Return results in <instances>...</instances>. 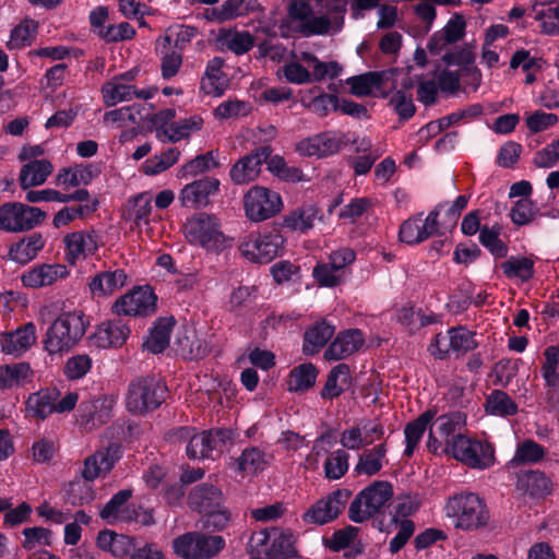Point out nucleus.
<instances>
[{
    "label": "nucleus",
    "instance_id": "obj_47",
    "mask_svg": "<svg viewBox=\"0 0 559 559\" xmlns=\"http://www.w3.org/2000/svg\"><path fill=\"white\" fill-rule=\"evenodd\" d=\"M485 409L496 416H512L518 413L516 403L501 390H493L487 397Z\"/></svg>",
    "mask_w": 559,
    "mask_h": 559
},
{
    "label": "nucleus",
    "instance_id": "obj_54",
    "mask_svg": "<svg viewBox=\"0 0 559 559\" xmlns=\"http://www.w3.org/2000/svg\"><path fill=\"white\" fill-rule=\"evenodd\" d=\"M333 31V22L325 15L314 16L310 15L307 21L299 23L298 27H295V33H298L305 37H311L314 35H326Z\"/></svg>",
    "mask_w": 559,
    "mask_h": 559
},
{
    "label": "nucleus",
    "instance_id": "obj_37",
    "mask_svg": "<svg viewBox=\"0 0 559 559\" xmlns=\"http://www.w3.org/2000/svg\"><path fill=\"white\" fill-rule=\"evenodd\" d=\"M225 61L221 57H214L207 62L205 70V79L209 81L210 87L207 88L204 80L202 81L201 88L207 94L216 97L222 96L228 87V79L222 71Z\"/></svg>",
    "mask_w": 559,
    "mask_h": 559
},
{
    "label": "nucleus",
    "instance_id": "obj_28",
    "mask_svg": "<svg viewBox=\"0 0 559 559\" xmlns=\"http://www.w3.org/2000/svg\"><path fill=\"white\" fill-rule=\"evenodd\" d=\"M97 546L117 558L131 557L133 549H135L132 536L118 534L111 530H103L98 533Z\"/></svg>",
    "mask_w": 559,
    "mask_h": 559
},
{
    "label": "nucleus",
    "instance_id": "obj_46",
    "mask_svg": "<svg viewBox=\"0 0 559 559\" xmlns=\"http://www.w3.org/2000/svg\"><path fill=\"white\" fill-rule=\"evenodd\" d=\"M385 444L381 443L374 448L365 451L359 455L355 472L358 475L365 474L368 476L376 475L382 468V459L385 456Z\"/></svg>",
    "mask_w": 559,
    "mask_h": 559
},
{
    "label": "nucleus",
    "instance_id": "obj_56",
    "mask_svg": "<svg viewBox=\"0 0 559 559\" xmlns=\"http://www.w3.org/2000/svg\"><path fill=\"white\" fill-rule=\"evenodd\" d=\"M545 364L542 367L543 377L547 386L559 383V346H549L545 349Z\"/></svg>",
    "mask_w": 559,
    "mask_h": 559
},
{
    "label": "nucleus",
    "instance_id": "obj_53",
    "mask_svg": "<svg viewBox=\"0 0 559 559\" xmlns=\"http://www.w3.org/2000/svg\"><path fill=\"white\" fill-rule=\"evenodd\" d=\"M211 435L207 431L201 433H193L187 445V455L189 459H205L210 457L215 444H213Z\"/></svg>",
    "mask_w": 559,
    "mask_h": 559
},
{
    "label": "nucleus",
    "instance_id": "obj_12",
    "mask_svg": "<svg viewBox=\"0 0 559 559\" xmlns=\"http://www.w3.org/2000/svg\"><path fill=\"white\" fill-rule=\"evenodd\" d=\"M224 496L221 489L212 484L195 486L188 496L190 508L204 516H218L217 522L231 520L228 509L224 506Z\"/></svg>",
    "mask_w": 559,
    "mask_h": 559
},
{
    "label": "nucleus",
    "instance_id": "obj_11",
    "mask_svg": "<svg viewBox=\"0 0 559 559\" xmlns=\"http://www.w3.org/2000/svg\"><path fill=\"white\" fill-rule=\"evenodd\" d=\"M46 217V212L39 207L20 202L5 203L0 206V229L13 233L29 230Z\"/></svg>",
    "mask_w": 559,
    "mask_h": 559
},
{
    "label": "nucleus",
    "instance_id": "obj_51",
    "mask_svg": "<svg viewBox=\"0 0 559 559\" xmlns=\"http://www.w3.org/2000/svg\"><path fill=\"white\" fill-rule=\"evenodd\" d=\"M423 213L409 217L404 221L400 227L399 237L400 240L407 245H417L427 239V235L424 234L423 228Z\"/></svg>",
    "mask_w": 559,
    "mask_h": 559
},
{
    "label": "nucleus",
    "instance_id": "obj_22",
    "mask_svg": "<svg viewBox=\"0 0 559 559\" xmlns=\"http://www.w3.org/2000/svg\"><path fill=\"white\" fill-rule=\"evenodd\" d=\"M39 518L55 524H88L91 516L80 507L61 509L52 507L49 502H43L37 509Z\"/></svg>",
    "mask_w": 559,
    "mask_h": 559
},
{
    "label": "nucleus",
    "instance_id": "obj_39",
    "mask_svg": "<svg viewBox=\"0 0 559 559\" xmlns=\"http://www.w3.org/2000/svg\"><path fill=\"white\" fill-rule=\"evenodd\" d=\"M435 412L426 411L421 415H419L415 420L411 421L406 425L404 433L406 439V448L404 450V455L411 457L414 454V451L419 443L427 426L431 423L435 417Z\"/></svg>",
    "mask_w": 559,
    "mask_h": 559
},
{
    "label": "nucleus",
    "instance_id": "obj_2",
    "mask_svg": "<svg viewBox=\"0 0 559 559\" xmlns=\"http://www.w3.org/2000/svg\"><path fill=\"white\" fill-rule=\"evenodd\" d=\"M296 538L282 526H264L252 533L247 544L249 559H290L297 557Z\"/></svg>",
    "mask_w": 559,
    "mask_h": 559
},
{
    "label": "nucleus",
    "instance_id": "obj_48",
    "mask_svg": "<svg viewBox=\"0 0 559 559\" xmlns=\"http://www.w3.org/2000/svg\"><path fill=\"white\" fill-rule=\"evenodd\" d=\"M312 14V8L308 1L305 0H290L287 8V15L281 21L280 28H286L289 32L295 33V27L299 26V23H304Z\"/></svg>",
    "mask_w": 559,
    "mask_h": 559
},
{
    "label": "nucleus",
    "instance_id": "obj_36",
    "mask_svg": "<svg viewBox=\"0 0 559 559\" xmlns=\"http://www.w3.org/2000/svg\"><path fill=\"white\" fill-rule=\"evenodd\" d=\"M127 281V275L122 270L106 271L96 274L88 287L94 296H106L121 288Z\"/></svg>",
    "mask_w": 559,
    "mask_h": 559
},
{
    "label": "nucleus",
    "instance_id": "obj_4",
    "mask_svg": "<svg viewBox=\"0 0 559 559\" xmlns=\"http://www.w3.org/2000/svg\"><path fill=\"white\" fill-rule=\"evenodd\" d=\"M393 496V487L389 481L374 480L358 492L348 508V519L362 523L383 512L386 502Z\"/></svg>",
    "mask_w": 559,
    "mask_h": 559
},
{
    "label": "nucleus",
    "instance_id": "obj_26",
    "mask_svg": "<svg viewBox=\"0 0 559 559\" xmlns=\"http://www.w3.org/2000/svg\"><path fill=\"white\" fill-rule=\"evenodd\" d=\"M67 261L74 264L80 258L93 254L98 248L97 236L94 231H74L64 237Z\"/></svg>",
    "mask_w": 559,
    "mask_h": 559
},
{
    "label": "nucleus",
    "instance_id": "obj_10",
    "mask_svg": "<svg viewBox=\"0 0 559 559\" xmlns=\"http://www.w3.org/2000/svg\"><path fill=\"white\" fill-rule=\"evenodd\" d=\"M447 515L457 521V524H488L489 511L484 500L476 493L465 492L454 495L449 499Z\"/></svg>",
    "mask_w": 559,
    "mask_h": 559
},
{
    "label": "nucleus",
    "instance_id": "obj_1",
    "mask_svg": "<svg viewBox=\"0 0 559 559\" xmlns=\"http://www.w3.org/2000/svg\"><path fill=\"white\" fill-rule=\"evenodd\" d=\"M121 447L119 443H109L106 448L97 450L84 461L82 477L71 480L66 488V504L81 507L94 499L92 481L102 473H108L120 459Z\"/></svg>",
    "mask_w": 559,
    "mask_h": 559
},
{
    "label": "nucleus",
    "instance_id": "obj_7",
    "mask_svg": "<svg viewBox=\"0 0 559 559\" xmlns=\"http://www.w3.org/2000/svg\"><path fill=\"white\" fill-rule=\"evenodd\" d=\"M285 239L277 229L252 233L240 239L239 251L243 258L254 263H269L280 255Z\"/></svg>",
    "mask_w": 559,
    "mask_h": 559
},
{
    "label": "nucleus",
    "instance_id": "obj_18",
    "mask_svg": "<svg viewBox=\"0 0 559 559\" xmlns=\"http://www.w3.org/2000/svg\"><path fill=\"white\" fill-rule=\"evenodd\" d=\"M271 154V146L264 145L240 158L229 171L231 181L236 185H245L255 180L261 171L262 164Z\"/></svg>",
    "mask_w": 559,
    "mask_h": 559
},
{
    "label": "nucleus",
    "instance_id": "obj_45",
    "mask_svg": "<svg viewBox=\"0 0 559 559\" xmlns=\"http://www.w3.org/2000/svg\"><path fill=\"white\" fill-rule=\"evenodd\" d=\"M419 506L420 501L417 496L397 497L390 511L392 515L390 524H414L408 518L417 512Z\"/></svg>",
    "mask_w": 559,
    "mask_h": 559
},
{
    "label": "nucleus",
    "instance_id": "obj_33",
    "mask_svg": "<svg viewBox=\"0 0 559 559\" xmlns=\"http://www.w3.org/2000/svg\"><path fill=\"white\" fill-rule=\"evenodd\" d=\"M52 164L48 159H33L22 166L19 181L23 190L43 185L52 173Z\"/></svg>",
    "mask_w": 559,
    "mask_h": 559
},
{
    "label": "nucleus",
    "instance_id": "obj_62",
    "mask_svg": "<svg viewBox=\"0 0 559 559\" xmlns=\"http://www.w3.org/2000/svg\"><path fill=\"white\" fill-rule=\"evenodd\" d=\"M132 85L106 83L102 87L104 103L107 107L115 106L119 102L132 99Z\"/></svg>",
    "mask_w": 559,
    "mask_h": 559
},
{
    "label": "nucleus",
    "instance_id": "obj_52",
    "mask_svg": "<svg viewBox=\"0 0 559 559\" xmlns=\"http://www.w3.org/2000/svg\"><path fill=\"white\" fill-rule=\"evenodd\" d=\"M500 231V226L489 228L485 225L480 228L479 241L495 257L504 258L508 254V246L499 238Z\"/></svg>",
    "mask_w": 559,
    "mask_h": 559
},
{
    "label": "nucleus",
    "instance_id": "obj_14",
    "mask_svg": "<svg viewBox=\"0 0 559 559\" xmlns=\"http://www.w3.org/2000/svg\"><path fill=\"white\" fill-rule=\"evenodd\" d=\"M243 205L250 221L262 222L277 214L283 203L277 192L254 186L245 194Z\"/></svg>",
    "mask_w": 559,
    "mask_h": 559
},
{
    "label": "nucleus",
    "instance_id": "obj_49",
    "mask_svg": "<svg viewBox=\"0 0 559 559\" xmlns=\"http://www.w3.org/2000/svg\"><path fill=\"white\" fill-rule=\"evenodd\" d=\"M338 379L342 380V382H347L349 379V367L346 364H340L332 368L330 371L326 382L321 391V397L333 400L335 397H338L343 392L344 389L337 384Z\"/></svg>",
    "mask_w": 559,
    "mask_h": 559
},
{
    "label": "nucleus",
    "instance_id": "obj_42",
    "mask_svg": "<svg viewBox=\"0 0 559 559\" xmlns=\"http://www.w3.org/2000/svg\"><path fill=\"white\" fill-rule=\"evenodd\" d=\"M33 371L29 364L19 362L0 367V389H11L31 381Z\"/></svg>",
    "mask_w": 559,
    "mask_h": 559
},
{
    "label": "nucleus",
    "instance_id": "obj_44",
    "mask_svg": "<svg viewBox=\"0 0 559 559\" xmlns=\"http://www.w3.org/2000/svg\"><path fill=\"white\" fill-rule=\"evenodd\" d=\"M519 484L532 497H544L551 491V481L539 471H528L519 477Z\"/></svg>",
    "mask_w": 559,
    "mask_h": 559
},
{
    "label": "nucleus",
    "instance_id": "obj_64",
    "mask_svg": "<svg viewBox=\"0 0 559 559\" xmlns=\"http://www.w3.org/2000/svg\"><path fill=\"white\" fill-rule=\"evenodd\" d=\"M450 349L459 353H466L474 349L477 344L474 334L464 328H452L448 331Z\"/></svg>",
    "mask_w": 559,
    "mask_h": 559
},
{
    "label": "nucleus",
    "instance_id": "obj_31",
    "mask_svg": "<svg viewBox=\"0 0 559 559\" xmlns=\"http://www.w3.org/2000/svg\"><path fill=\"white\" fill-rule=\"evenodd\" d=\"M98 175L99 169L93 164H80L74 167L62 168L56 177V185L64 188L87 186Z\"/></svg>",
    "mask_w": 559,
    "mask_h": 559
},
{
    "label": "nucleus",
    "instance_id": "obj_29",
    "mask_svg": "<svg viewBox=\"0 0 559 559\" xmlns=\"http://www.w3.org/2000/svg\"><path fill=\"white\" fill-rule=\"evenodd\" d=\"M44 246L45 240L41 234L34 233L13 242L9 248L8 255L3 257V259H9L19 264H26L37 257Z\"/></svg>",
    "mask_w": 559,
    "mask_h": 559
},
{
    "label": "nucleus",
    "instance_id": "obj_55",
    "mask_svg": "<svg viewBox=\"0 0 559 559\" xmlns=\"http://www.w3.org/2000/svg\"><path fill=\"white\" fill-rule=\"evenodd\" d=\"M22 533V546L27 550L51 545L52 532L45 526H25Z\"/></svg>",
    "mask_w": 559,
    "mask_h": 559
},
{
    "label": "nucleus",
    "instance_id": "obj_35",
    "mask_svg": "<svg viewBox=\"0 0 559 559\" xmlns=\"http://www.w3.org/2000/svg\"><path fill=\"white\" fill-rule=\"evenodd\" d=\"M335 328L325 320L320 321L308 328L304 334L302 352L306 355H313L320 352L322 347L331 340Z\"/></svg>",
    "mask_w": 559,
    "mask_h": 559
},
{
    "label": "nucleus",
    "instance_id": "obj_43",
    "mask_svg": "<svg viewBox=\"0 0 559 559\" xmlns=\"http://www.w3.org/2000/svg\"><path fill=\"white\" fill-rule=\"evenodd\" d=\"M318 214L319 209L316 205H304L287 214L284 217L283 226L290 230L305 233L313 227V222Z\"/></svg>",
    "mask_w": 559,
    "mask_h": 559
},
{
    "label": "nucleus",
    "instance_id": "obj_13",
    "mask_svg": "<svg viewBox=\"0 0 559 559\" xmlns=\"http://www.w3.org/2000/svg\"><path fill=\"white\" fill-rule=\"evenodd\" d=\"M447 454H451L455 460L472 468L485 469L495 462V449L490 443L474 440L466 436L459 437V440L452 444Z\"/></svg>",
    "mask_w": 559,
    "mask_h": 559
},
{
    "label": "nucleus",
    "instance_id": "obj_16",
    "mask_svg": "<svg viewBox=\"0 0 559 559\" xmlns=\"http://www.w3.org/2000/svg\"><path fill=\"white\" fill-rule=\"evenodd\" d=\"M352 497V491L346 488L336 489L326 497L318 500L307 512L304 513L305 522L314 524H326L337 519L345 509Z\"/></svg>",
    "mask_w": 559,
    "mask_h": 559
},
{
    "label": "nucleus",
    "instance_id": "obj_59",
    "mask_svg": "<svg viewBox=\"0 0 559 559\" xmlns=\"http://www.w3.org/2000/svg\"><path fill=\"white\" fill-rule=\"evenodd\" d=\"M538 213L536 204L531 199H521L514 203L510 212L513 224L524 226L530 224Z\"/></svg>",
    "mask_w": 559,
    "mask_h": 559
},
{
    "label": "nucleus",
    "instance_id": "obj_27",
    "mask_svg": "<svg viewBox=\"0 0 559 559\" xmlns=\"http://www.w3.org/2000/svg\"><path fill=\"white\" fill-rule=\"evenodd\" d=\"M36 341V328L28 322L13 332L7 333L1 338V348L5 354L21 355Z\"/></svg>",
    "mask_w": 559,
    "mask_h": 559
},
{
    "label": "nucleus",
    "instance_id": "obj_9",
    "mask_svg": "<svg viewBox=\"0 0 559 559\" xmlns=\"http://www.w3.org/2000/svg\"><path fill=\"white\" fill-rule=\"evenodd\" d=\"M183 231L189 242L200 245L207 250H218L224 247L225 237L214 215L207 213L193 215L185 224Z\"/></svg>",
    "mask_w": 559,
    "mask_h": 559
},
{
    "label": "nucleus",
    "instance_id": "obj_19",
    "mask_svg": "<svg viewBox=\"0 0 559 559\" xmlns=\"http://www.w3.org/2000/svg\"><path fill=\"white\" fill-rule=\"evenodd\" d=\"M219 180L213 177H204L186 185L179 194L182 206L198 209L210 203V195L218 191Z\"/></svg>",
    "mask_w": 559,
    "mask_h": 559
},
{
    "label": "nucleus",
    "instance_id": "obj_63",
    "mask_svg": "<svg viewBox=\"0 0 559 559\" xmlns=\"http://www.w3.org/2000/svg\"><path fill=\"white\" fill-rule=\"evenodd\" d=\"M249 12L246 0H226L221 8L212 10L213 16L219 22L228 21Z\"/></svg>",
    "mask_w": 559,
    "mask_h": 559
},
{
    "label": "nucleus",
    "instance_id": "obj_34",
    "mask_svg": "<svg viewBox=\"0 0 559 559\" xmlns=\"http://www.w3.org/2000/svg\"><path fill=\"white\" fill-rule=\"evenodd\" d=\"M171 41L173 38L169 35L156 39V51L162 55L160 71L165 80L174 78L182 64V55L171 49Z\"/></svg>",
    "mask_w": 559,
    "mask_h": 559
},
{
    "label": "nucleus",
    "instance_id": "obj_30",
    "mask_svg": "<svg viewBox=\"0 0 559 559\" xmlns=\"http://www.w3.org/2000/svg\"><path fill=\"white\" fill-rule=\"evenodd\" d=\"M69 274L66 265L62 264H41L22 276L23 285L26 287L38 288L51 285L58 278H63Z\"/></svg>",
    "mask_w": 559,
    "mask_h": 559
},
{
    "label": "nucleus",
    "instance_id": "obj_40",
    "mask_svg": "<svg viewBox=\"0 0 559 559\" xmlns=\"http://www.w3.org/2000/svg\"><path fill=\"white\" fill-rule=\"evenodd\" d=\"M318 369L311 362L294 367L289 372L288 391L305 392L311 389L317 380Z\"/></svg>",
    "mask_w": 559,
    "mask_h": 559
},
{
    "label": "nucleus",
    "instance_id": "obj_8",
    "mask_svg": "<svg viewBox=\"0 0 559 559\" xmlns=\"http://www.w3.org/2000/svg\"><path fill=\"white\" fill-rule=\"evenodd\" d=\"M132 489H121L100 510L104 521L136 522L138 524H152L155 522L154 510L142 504H127L132 497Z\"/></svg>",
    "mask_w": 559,
    "mask_h": 559
},
{
    "label": "nucleus",
    "instance_id": "obj_32",
    "mask_svg": "<svg viewBox=\"0 0 559 559\" xmlns=\"http://www.w3.org/2000/svg\"><path fill=\"white\" fill-rule=\"evenodd\" d=\"M59 391L56 389H45L28 396L26 401V412L31 417L45 419L56 412L55 402L59 399Z\"/></svg>",
    "mask_w": 559,
    "mask_h": 559
},
{
    "label": "nucleus",
    "instance_id": "obj_21",
    "mask_svg": "<svg viewBox=\"0 0 559 559\" xmlns=\"http://www.w3.org/2000/svg\"><path fill=\"white\" fill-rule=\"evenodd\" d=\"M112 405L114 401L108 397L81 402L79 406L81 426L91 431L106 424L111 418Z\"/></svg>",
    "mask_w": 559,
    "mask_h": 559
},
{
    "label": "nucleus",
    "instance_id": "obj_24",
    "mask_svg": "<svg viewBox=\"0 0 559 559\" xmlns=\"http://www.w3.org/2000/svg\"><path fill=\"white\" fill-rule=\"evenodd\" d=\"M364 335L358 329L340 333L324 353L326 360H341L357 352L364 344Z\"/></svg>",
    "mask_w": 559,
    "mask_h": 559
},
{
    "label": "nucleus",
    "instance_id": "obj_41",
    "mask_svg": "<svg viewBox=\"0 0 559 559\" xmlns=\"http://www.w3.org/2000/svg\"><path fill=\"white\" fill-rule=\"evenodd\" d=\"M200 117H191L177 122H173L168 129H157L156 136L164 141V138L171 143H176L190 135L192 131H198L202 127Z\"/></svg>",
    "mask_w": 559,
    "mask_h": 559
},
{
    "label": "nucleus",
    "instance_id": "obj_57",
    "mask_svg": "<svg viewBox=\"0 0 559 559\" xmlns=\"http://www.w3.org/2000/svg\"><path fill=\"white\" fill-rule=\"evenodd\" d=\"M349 455L344 450H336L324 463V475L329 479H340L348 469Z\"/></svg>",
    "mask_w": 559,
    "mask_h": 559
},
{
    "label": "nucleus",
    "instance_id": "obj_60",
    "mask_svg": "<svg viewBox=\"0 0 559 559\" xmlns=\"http://www.w3.org/2000/svg\"><path fill=\"white\" fill-rule=\"evenodd\" d=\"M357 535L356 526H345L342 530H336L331 537H323V545L332 551H341L347 548Z\"/></svg>",
    "mask_w": 559,
    "mask_h": 559
},
{
    "label": "nucleus",
    "instance_id": "obj_3",
    "mask_svg": "<svg viewBox=\"0 0 559 559\" xmlns=\"http://www.w3.org/2000/svg\"><path fill=\"white\" fill-rule=\"evenodd\" d=\"M88 322L81 311L59 316L48 328L43 341L49 355L69 352L85 334Z\"/></svg>",
    "mask_w": 559,
    "mask_h": 559
},
{
    "label": "nucleus",
    "instance_id": "obj_50",
    "mask_svg": "<svg viewBox=\"0 0 559 559\" xmlns=\"http://www.w3.org/2000/svg\"><path fill=\"white\" fill-rule=\"evenodd\" d=\"M501 269L507 277L528 281L534 275V262L528 258H510L501 263Z\"/></svg>",
    "mask_w": 559,
    "mask_h": 559
},
{
    "label": "nucleus",
    "instance_id": "obj_61",
    "mask_svg": "<svg viewBox=\"0 0 559 559\" xmlns=\"http://www.w3.org/2000/svg\"><path fill=\"white\" fill-rule=\"evenodd\" d=\"M237 463L239 471L248 473L262 471L266 465L264 453L258 448L246 449L238 457Z\"/></svg>",
    "mask_w": 559,
    "mask_h": 559
},
{
    "label": "nucleus",
    "instance_id": "obj_58",
    "mask_svg": "<svg viewBox=\"0 0 559 559\" xmlns=\"http://www.w3.org/2000/svg\"><path fill=\"white\" fill-rule=\"evenodd\" d=\"M145 111L146 105L143 104L121 107L106 112L104 120L111 122L129 121L131 123H135L138 120H144Z\"/></svg>",
    "mask_w": 559,
    "mask_h": 559
},
{
    "label": "nucleus",
    "instance_id": "obj_25",
    "mask_svg": "<svg viewBox=\"0 0 559 559\" xmlns=\"http://www.w3.org/2000/svg\"><path fill=\"white\" fill-rule=\"evenodd\" d=\"M129 334V326L121 319H118L99 324L91 338L95 346L108 348L124 344Z\"/></svg>",
    "mask_w": 559,
    "mask_h": 559
},
{
    "label": "nucleus",
    "instance_id": "obj_6",
    "mask_svg": "<svg viewBox=\"0 0 559 559\" xmlns=\"http://www.w3.org/2000/svg\"><path fill=\"white\" fill-rule=\"evenodd\" d=\"M174 554L181 559H212L225 547L219 535L187 532L173 540Z\"/></svg>",
    "mask_w": 559,
    "mask_h": 559
},
{
    "label": "nucleus",
    "instance_id": "obj_17",
    "mask_svg": "<svg viewBox=\"0 0 559 559\" xmlns=\"http://www.w3.org/2000/svg\"><path fill=\"white\" fill-rule=\"evenodd\" d=\"M157 296L150 286L138 287L117 299L112 310L118 316L147 317L156 311Z\"/></svg>",
    "mask_w": 559,
    "mask_h": 559
},
{
    "label": "nucleus",
    "instance_id": "obj_38",
    "mask_svg": "<svg viewBox=\"0 0 559 559\" xmlns=\"http://www.w3.org/2000/svg\"><path fill=\"white\" fill-rule=\"evenodd\" d=\"M174 325L175 319L173 317L157 319L151 330L148 340L143 346L154 354L164 352L169 345L170 332Z\"/></svg>",
    "mask_w": 559,
    "mask_h": 559
},
{
    "label": "nucleus",
    "instance_id": "obj_15",
    "mask_svg": "<svg viewBox=\"0 0 559 559\" xmlns=\"http://www.w3.org/2000/svg\"><path fill=\"white\" fill-rule=\"evenodd\" d=\"M347 136L340 131H325L296 143L300 156L324 158L338 153L347 145Z\"/></svg>",
    "mask_w": 559,
    "mask_h": 559
},
{
    "label": "nucleus",
    "instance_id": "obj_5",
    "mask_svg": "<svg viewBox=\"0 0 559 559\" xmlns=\"http://www.w3.org/2000/svg\"><path fill=\"white\" fill-rule=\"evenodd\" d=\"M167 389L153 377H140L129 384L126 406L133 414L142 415L158 408L165 401Z\"/></svg>",
    "mask_w": 559,
    "mask_h": 559
},
{
    "label": "nucleus",
    "instance_id": "obj_20",
    "mask_svg": "<svg viewBox=\"0 0 559 559\" xmlns=\"http://www.w3.org/2000/svg\"><path fill=\"white\" fill-rule=\"evenodd\" d=\"M400 72L396 68L383 71H370L364 74L355 75L346 80L350 87V94L362 97L372 94L373 90L380 91L383 85L392 80Z\"/></svg>",
    "mask_w": 559,
    "mask_h": 559
},
{
    "label": "nucleus",
    "instance_id": "obj_23",
    "mask_svg": "<svg viewBox=\"0 0 559 559\" xmlns=\"http://www.w3.org/2000/svg\"><path fill=\"white\" fill-rule=\"evenodd\" d=\"M466 424V416L461 412L439 416L431 425L438 431L439 437L444 439L443 452H449L452 444L463 438V428Z\"/></svg>",
    "mask_w": 559,
    "mask_h": 559
}]
</instances>
